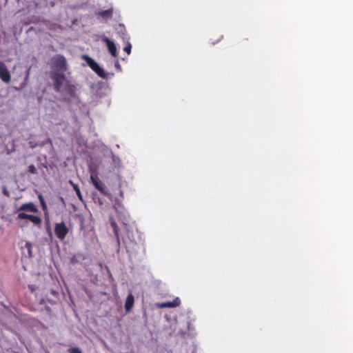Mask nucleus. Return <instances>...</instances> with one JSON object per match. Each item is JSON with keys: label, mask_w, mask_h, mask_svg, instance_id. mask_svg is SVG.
<instances>
[{"label": "nucleus", "mask_w": 353, "mask_h": 353, "mask_svg": "<svg viewBox=\"0 0 353 353\" xmlns=\"http://www.w3.org/2000/svg\"><path fill=\"white\" fill-rule=\"evenodd\" d=\"M21 254L23 257L30 259L32 257V243L26 241L24 245L21 246Z\"/></svg>", "instance_id": "8"}, {"label": "nucleus", "mask_w": 353, "mask_h": 353, "mask_svg": "<svg viewBox=\"0 0 353 353\" xmlns=\"http://www.w3.org/2000/svg\"><path fill=\"white\" fill-rule=\"evenodd\" d=\"M70 183L72 185L74 190H75L79 199L82 201L83 200L82 195H81V193L79 186L77 184L73 183L71 181H70Z\"/></svg>", "instance_id": "18"}, {"label": "nucleus", "mask_w": 353, "mask_h": 353, "mask_svg": "<svg viewBox=\"0 0 353 353\" xmlns=\"http://www.w3.org/2000/svg\"><path fill=\"white\" fill-rule=\"evenodd\" d=\"M38 199H39L40 202H41V201L45 200L43 196L41 194H38Z\"/></svg>", "instance_id": "31"}, {"label": "nucleus", "mask_w": 353, "mask_h": 353, "mask_svg": "<svg viewBox=\"0 0 353 353\" xmlns=\"http://www.w3.org/2000/svg\"><path fill=\"white\" fill-rule=\"evenodd\" d=\"M110 225L113 229L114 233L117 239V243L119 245L120 241H119V234H118L119 227H118L117 224L116 223L115 221L112 220V219L110 220Z\"/></svg>", "instance_id": "13"}, {"label": "nucleus", "mask_w": 353, "mask_h": 353, "mask_svg": "<svg viewBox=\"0 0 353 353\" xmlns=\"http://www.w3.org/2000/svg\"><path fill=\"white\" fill-rule=\"evenodd\" d=\"M95 95H96L97 97H99V98H101V97H103V95H104V94H103V93H102V92H99V91H97V92H95Z\"/></svg>", "instance_id": "30"}, {"label": "nucleus", "mask_w": 353, "mask_h": 353, "mask_svg": "<svg viewBox=\"0 0 353 353\" xmlns=\"http://www.w3.org/2000/svg\"><path fill=\"white\" fill-rule=\"evenodd\" d=\"M28 83V81H26V79H24V81L23 83H21V85L19 88H17V87H14V89L16 90H19L20 89H22Z\"/></svg>", "instance_id": "26"}, {"label": "nucleus", "mask_w": 353, "mask_h": 353, "mask_svg": "<svg viewBox=\"0 0 353 353\" xmlns=\"http://www.w3.org/2000/svg\"><path fill=\"white\" fill-rule=\"evenodd\" d=\"M52 143L51 139H49V138H48V139H47L46 141H42L41 143H39V146L43 147V146H44L46 144H47V143Z\"/></svg>", "instance_id": "28"}, {"label": "nucleus", "mask_w": 353, "mask_h": 353, "mask_svg": "<svg viewBox=\"0 0 353 353\" xmlns=\"http://www.w3.org/2000/svg\"><path fill=\"white\" fill-rule=\"evenodd\" d=\"M28 144H29L30 148H32V149L35 148L37 146H39V143H37L34 141H30Z\"/></svg>", "instance_id": "24"}, {"label": "nucleus", "mask_w": 353, "mask_h": 353, "mask_svg": "<svg viewBox=\"0 0 353 353\" xmlns=\"http://www.w3.org/2000/svg\"><path fill=\"white\" fill-rule=\"evenodd\" d=\"M28 172L34 174H37V170L34 165H30L28 166Z\"/></svg>", "instance_id": "22"}, {"label": "nucleus", "mask_w": 353, "mask_h": 353, "mask_svg": "<svg viewBox=\"0 0 353 353\" xmlns=\"http://www.w3.org/2000/svg\"><path fill=\"white\" fill-rule=\"evenodd\" d=\"M132 46L130 42H127L126 46L124 47L123 50L128 54L131 52Z\"/></svg>", "instance_id": "21"}, {"label": "nucleus", "mask_w": 353, "mask_h": 353, "mask_svg": "<svg viewBox=\"0 0 353 353\" xmlns=\"http://www.w3.org/2000/svg\"><path fill=\"white\" fill-rule=\"evenodd\" d=\"M40 203H41L42 210L44 211L45 215L47 216L48 214V207H47L46 201L44 200V201L40 202Z\"/></svg>", "instance_id": "20"}, {"label": "nucleus", "mask_w": 353, "mask_h": 353, "mask_svg": "<svg viewBox=\"0 0 353 353\" xmlns=\"http://www.w3.org/2000/svg\"><path fill=\"white\" fill-rule=\"evenodd\" d=\"M90 179L93 185L103 195H108V191L105 184L99 180L98 176L91 175Z\"/></svg>", "instance_id": "5"}, {"label": "nucleus", "mask_w": 353, "mask_h": 353, "mask_svg": "<svg viewBox=\"0 0 353 353\" xmlns=\"http://www.w3.org/2000/svg\"><path fill=\"white\" fill-rule=\"evenodd\" d=\"M81 59L86 62V65H88L99 77L103 79H108L109 74L106 73L103 68H101L94 59L87 54H82Z\"/></svg>", "instance_id": "3"}, {"label": "nucleus", "mask_w": 353, "mask_h": 353, "mask_svg": "<svg viewBox=\"0 0 353 353\" xmlns=\"http://www.w3.org/2000/svg\"><path fill=\"white\" fill-rule=\"evenodd\" d=\"M54 230L56 236L61 241L65 239L69 231L66 224L63 221L55 223Z\"/></svg>", "instance_id": "4"}, {"label": "nucleus", "mask_w": 353, "mask_h": 353, "mask_svg": "<svg viewBox=\"0 0 353 353\" xmlns=\"http://www.w3.org/2000/svg\"><path fill=\"white\" fill-rule=\"evenodd\" d=\"M99 203H100L101 205H102V204H103V202H101V200H99Z\"/></svg>", "instance_id": "36"}, {"label": "nucleus", "mask_w": 353, "mask_h": 353, "mask_svg": "<svg viewBox=\"0 0 353 353\" xmlns=\"http://www.w3.org/2000/svg\"><path fill=\"white\" fill-rule=\"evenodd\" d=\"M112 9L105 10L101 11L99 13V14L103 19L110 18L112 17Z\"/></svg>", "instance_id": "16"}, {"label": "nucleus", "mask_w": 353, "mask_h": 353, "mask_svg": "<svg viewBox=\"0 0 353 353\" xmlns=\"http://www.w3.org/2000/svg\"><path fill=\"white\" fill-rule=\"evenodd\" d=\"M80 228H81V230H83L85 229L84 228V224H83V219H81V220Z\"/></svg>", "instance_id": "32"}, {"label": "nucleus", "mask_w": 353, "mask_h": 353, "mask_svg": "<svg viewBox=\"0 0 353 353\" xmlns=\"http://www.w3.org/2000/svg\"><path fill=\"white\" fill-rule=\"evenodd\" d=\"M18 1H19L20 0H17Z\"/></svg>", "instance_id": "37"}, {"label": "nucleus", "mask_w": 353, "mask_h": 353, "mask_svg": "<svg viewBox=\"0 0 353 353\" xmlns=\"http://www.w3.org/2000/svg\"><path fill=\"white\" fill-rule=\"evenodd\" d=\"M3 194L7 196V197H9L10 196V192L8 190L7 188L6 185H3Z\"/></svg>", "instance_id": "27"}, {"label": "nucleus", "mask_w": 353, "mask_h": 353, "mask_svg": "<svg viewBox=\"0 0 353 353\" xmlns=\"http://www.w3.org/2000/svg\"><path fill=\"white\" fill-rule=\"evenodd\" d=\"M118 32L121 35V37L123 40L125 39L126 34V30L123 24L119 23V28H118ZM127 40L129 39V38H126Z\"/></svg>", "instance_id": "14"}, {"label": "nucleus", "mask_w": 353, "mask_h": 353, "mask_svg": "<svg viewBox=\"0 0 353 353\" xmlns=\"http://www.w3.org/2000/svg\"><path fill=\"white\" fill-rule=\"evenodd\" d=\"M46 230L48 232V236L50 239H52L53 234L52 232L51 225H50V220H49L48 217L46 219Z\"/></svg>", "instance_id": "17"}, {"label": "nucleus", "mask_w": 353, "mask_h": 353, "mask_svg": "<svg viewBox=\"0 0 353 353\" xmlns=\"http://www.w3.org/2000/svg\"><path fill=\"white\" fill-rule=\"evenodd\" d=\"M53 81V89L59 93L64 101H69L76 95V86L65 75L55 74Z\"/></svg>", "instance_id": "1"}, {"label": "nucleus", "mask_w": 353, "mask_h": 353, "mask_svg": "<svg viewBox=\"0 0 353 353\" xmlns=\"http://www.w3.org/2000/svg\"><path fill=\"white\" fill-rule=\"evenodd\" d=\"M115 65V67H116L117 68H118V69L121 70V65H120V64H119V63L118 61H117V62L115 63V65Z\"/></svg>", "instance_id": "34"}, {"label": "nucleus", "mask_w": 353, "mask_h": 353, "mask_svg": "<svg viewBox=\"0 0 353 353\" xmlns=\"http://www.w3.org/2000/svg\"><path fill=\"white\" fill-rule=\"evenodd\" d=\"M179 304H180V300L178 298H176L172 302H168V303H166L165 304V306H168V307H176V306L179 305Z\"/></svg>", "instance_id": "19"}, {"label": "nucleus", "mask_w": 353, "mask_h": 353, "mask_svg": "<svg viewBox=\"0 0 353 353\" xmlns=\"http://www.w3.org/2000/svg\"><path fill=\"white\" fill-rule=\"evenodd\" d=\"M50 293H51L52 294L54 295V296H56V295H57V294H58V292H57L56 290H50Z\"/></svg>", "instance_id": "33"}, {"label": "nucleus", "mask_w": 353, "mask_h": 353, "mask_svg": "<svg viewBox=\"0 0 353 353\" xmlns=\"http://www.w3.org/2000/svg\"><path fill=\"white\" fill-rule=\"evenodd\" d=\"M134 303V298L132 293H130L125 299V312L128 313L131 311L132 308L133 307Z\"/></svg>", "instance_id": "11"}, {"label": "nucleus", "mask_w": 353, "mask_h": 353, "mask_svg": "<svg viewBox=\"0 0 353 353\" xmlns=\"http://www.w3.org/2000/svg\"><path fill=\"white\" fill-rule=\"evenodd\" d=\"M52 71L50 77L54 79L55 74L65 75L64 72L68 70L66 59L61 54H58L52 59Z\"/></svg>", "instance_id": "2"}, {"label": "nucleus", "mask_w": 353, "mask_h": 353, "mask_svg": "<svg viewBox=\"0 0 353 353\" xmlns=\"http://www.w3.org/2000/svg\"><path fill=\"white\" fill-rule=\"evenodd\" d=\"M17 219H28L36 225H41L42 220L41 217L32 214H28L25 212H19L17 215Z\"/></svg>", "instance_id": "7"}, {"label": "nucleus", "mask_w": 353, "mask_h": 353, "mask_svg": "<svg viewBox=\"0 0 353 353\" xmlns=\"http://www.w3.org/2000/svg\"><path fill=\"white\" fill-rule=\"evenodd\" d=\"M17 211H28L31 212H37L39 211L38 208L34 205L32 203H27L21 205L20 208L17 210Z\"/></svg>", "instance_id": "10"}, {"label": "nucleus", "mask_w": 353, "mask_h": 353, "mask_svg": "<svg viewBox=\"0 0 353 353\" xmlns=\"http://www.w3.org/2000/svg\"><path fill=\"white\" fill-rule=\"evenodd\" d=\"M61 201H62L63 203H64V200H63V197H61Z\"/></svg>", "instance_id": "35"}, {"label": "nucleus", "mask_w": 353, "mask_h": 353, "mask_svg": "<svg viewBox=\"0 0 353 353\" xmlns=\"http://www.w3.org/2000/svg\"><path fill=\"white\" fill-rule=\"evenodd\" d=\"M69 353H82L81 349L78 347H72L68 350Z\"/></svg>", "instance_id": "23"}, {"label": "nucleus", "mask_w": 353, "mask_h": 353, "mask_svg": "<svg viewBox=\"0 0 353 353\" xmlns=\"http://www.w3.org/2000/svg\"><path fill=\"white\" fill-rule=\"evenodd\" d=\"M111 156L112 159V163L115 168H120L121 167V160L119 157L116 156L113 154V152L111 151Z\"/></svg>", "instance_id": "15"}, {"label": "nucleus", "mask_w": 353, "mask_h": 353, "mask_svg": "<svg viewBox=\"0 0 353 353\" xmlns=\"http://www.w3.org/2000/svg\"><path fill=\"white\" fill-rule=\"evenodd\" d=\"M84 259V256L82 254H77L73 255L70 260V263L77 264L79 263L81 261Z\"/></svg>", "instance_id": "12"}, {"label": "nucleus", "mask_w": 353, "mask_h": 353, "mask_svg": "<svg viewBox=\"0 0 353 353\" xmlns=\"http://www.w3.org/2000/svg\"><path fill=\"white\" fill-rule=\"evenodd\" d=\"M101 39L106 43L110 54L113 57H117V52L115 43L105 36H103Z\"/></svg>", "instance_id": "9"}, {"label": "nucleus", "mask_w": 353, "mask_h": 353, "mask_svg": "<svg viewBox=\"0 0 353 353\" xmlns=\"http://www.w3.org/2000/svg\"><path fill=\"white\" fill-rule=\"evenodd\" d=\"M121 215L123 216V219L126 218V213L124 210V209H115Z\"/></svg>", "instance_id": "25"}, {"label": "nucleus", "mask_w": 353, "mask_h": 353, "mask_svg": "<svg viewBox=\"0 0 353 353\" xmlns=\"http://www.w3.org/2000/svg\"><path fill=\"white\" fill-rule=\"evenodd\" d=\"M30 68H29L27 71H26V81H28V78H29V75H30Z\"/></svg>", "instance_id": "29"}, {"label": "nucleus", "mask_w": 353, "mask_h": 353, "mask_svg": "<svg viewBox=\"0 0 353 353\" xmlns=\"http://www.w3.org/2000/svg\"><path fill=\"white\" fill-rule=\"evenodd\" d=\"M0 79L6 83H9L11 80L10 73L6 65L2 61H0Z\"/></svg>", "instance_id": "6"}]
</instances>
